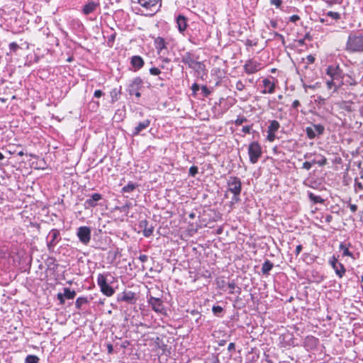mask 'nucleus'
I'll return each instance as SVG.
<instances>
[{"mask_svg":"<svg viewBox=\"0 0 363 363\" xmlns=\"http://www.w3.org/2000/svg\"><path fill=\"white\" fill-rule=\"evenodd\" d=\"M47 245L50 251L53 250L54 247L61 240L60 231L57 229H52L48 235Z\"/></svg>","mask_w":363,"mask_h":363,"instance_id":"9","label":"nucleus"},{"mask_svg":"<svg viewBox=\"0 0 363 363\" xmlns=\"http://www.w3.org/2000/svg\"><path fill=\"white\" fill-rule=\"evenodd\" d=\"M276 139V133H270V132H267V140L269 141V142H274Z\"/></svg>","mask_w":363,"mask_h":363,"instance_id":"38","label":"nucleus"},{"mask_svg":"<svg viewBox=\"0 0 363 363\" xmlns=\"http://www.w3.org/2000/svg\"><path fill=\"white\" fill-rule=\"evenodd\" d=\"M150 123L151 121L150 119H145L143 121L139 122L133 130L132 135L136 136L140 135L143 130H145L150 125Z\"/></svg>","mask_w":363,"mask_h":363,"instance_id":"16","label":"nucleus"},{"mask_svg":"<svg viewBox=\"0 0 363 363\" xmlns=\"http://www.w3.org/2000/svg\"><path fill=\"white\" fill-rule=\"evenodd\" d=\"M245 84L242 83V81L239 80L236 82V84H235V88L238 91H242L244 89H245Z\"/></svg>","mask_w":363,"mask_h":363,"instance_id":"40","label":"nucleus"},{"mask_svg":"<svg viewBox=\"0 0 363 363\" xmlns=\"http://www.w3.org/2000/svg\"><path fill=\"white\" fill-rule=\"evenodd\" d=\"M308 197L314 203H323L324 202V200L320 196L315 195L311 192L308 194Z\"/></svg>","mask_w":363,"mask_h":363,"instance_id":"28","label":"nucleus"},{"mask_svg":"<svg viewBox=\"0 0 363 363\" xmlns=\"http://www.w3.org/2000/svg\"><path fill=\"white\" fill-rule=\"evenodd\" d=\"M301 250H302V245H297L296 247V251H295L296 255H298L300 254V252H301Z\"/></svg>","mask_w":363,"mask_h":363,"instance_id":"56","label":"nucleus"},{"mask_svg":"<svg viewBox=\"0 0 363 363\" xmlns=\"http://www.w3.org/2000/svg\"><path fill=\"white\" fill-rule=\"evenodd\" d=\"M228 287L230 289V293L233 294L234 293L233 290L235 289L236 284L234 281H231L228 284Z\"/></svg>","mask_w":363,"mask_h":363,"instance_id":"46","label":"nucleus"},{"mask_svg":"<svg viewBox=\"0 0 363 363\" xmlns=\"http://www.w3.org/2000/svg\"><path fill=\"white\" fill-rule=\"evenodd\" d=\"M307 60H308V61L309 62L313 63V62H314V60H315V58H314V57H313L312 55H308V56L307 57Z\"/></svg>","mask_w":363,"mask_h":363,"instance_id":"63","label":"nucleus"},{"mask_svg":"<svg viewBox=\"0 0 363 363\" xmlns=\"http://www.w3.org/2000/svg\"><path fill=\"white\" fill-rule=\"evenodd\" d=\"M300 106V102L298 100L294 101L292 104L293 108H297Z\"/></svg>","mask_w":363,"mask_h":363,"instance_id":"57","label":"nucleus"},{"mask_svg":"<svg viewBox=\"0 0 363 363\" xmlns=\"http://www.w3.org/2000/svg\"><path fill=\"white\" fill-rule=\"evenodd\" d=\"M161 0H138V4L146 9L154 11L156 9L157 4L160 3L161 6Z\"/></svg>","mask_w":363,"mask_h":363,"instance_id":"19","label":"nucleus"},{"mask_svg":"<svg viewBox=\"0 0 363 363\" xmlns=\"http://www.w3.org/2000/svg\"><path fill=\"white\" fill-rule=\"evenodd\" d=\"M135 187H136V185L135 184L129 183L123 187L122 191L123 192H131L135 189Z\"/></svg>","mask_w":363,"mask_h":363,"instance_id":"32","label":"nucleus"},{"mask_svg":"<svg viewBox=\"0 0 363 363\" xmlns=\"http://www.w3.org/2000/svg\"><path fill=\"white\" fill-rule=\"evenodd\" d=\"M330 264L333 269L335 270V274L342 278L345 274V268L343 264L340 262L335 257H333L330 260Z\"/></svg>","mask_w":363,"mask_h":363,"instance_id":"14","label":"nucleus"},{"mask_svg":"<svg viewBox=\"0 0 363 363\" xmlns=\"http://www.w3.org/2000/svg\"><path fill=\"white\" fill-rule=\"evenodd\" d=\"M103 199L102 195L99 193H94L91 194L84 203V207L85 209H89L91 208L96 207L98 205V202Z\"/></svg>","mask_w":363,"mask_h":363,"instance_id":"13","label":"nucleus"},{"mask_svg":"<svg viewBox=\"0 0 363 363\" xmlns=\"http://www.w3.org/2000/svg\"><path fill=\"white\" fill-rule=\"evenodd\" d=\"M135 299V294L132 291H124L118 294L117 300L118 301H124L129 303H133Z\"/></svg>","mask_w":363,"mask_h":363,"instance_id":"21","label":"nucleus"},{"mask_svg":"<svg viewBox=\"0 0 363 363\" xmlns=\"http://www.w3.org/2000/svg\"><path fill=\"white\" fill-rule=\"evenodd\" d=\"M177 28L180 33H183L187 27V20L183 15H179L176 18Z\"/></svg>","mask_w":363,"mask_h":363,"instance_id":"23","label":"nucleus"},{"mask_svg":"<svg viewBox=\"0 0 363 363\" xmlns=\"http://www.w3.org/2000/svg\"><path fill=\"white\" fill-rule=\"evenodd\" d=\"M312 167V163L306 161L305 162L303 163V165H302V168L303 169H305L306 170H309L311 169Z\"/></svg>","mask_w":363,"mask_h":363,"instance_id":"45","label":"nucleus"},{"mask_svg":"<svg viewBox=\"0 0 363 363\" xmlns=\"http://www.w3.org/2000/svg\"><path fill=\"white\" fill-rule=\"evenodd\" d=\"M88 299L86 297H79L75 302L76 308L80 309L82 305L87 303Z\"/></svg>","mask_w":363,"mask_h":363,"instance_id":"30","label":"nucleus"},{"mask_svg":"<svg viewBox=\"0 0 363 363\" xmlns=\"http://www.w3.org/2000/svg\"><path fill=\"white\" fill-rule=\"evenodd\" d=\"M182 62L186 65H187L190 68L196 69V67H200L201 65V62H197L193 54L191 52H186L182 57Z\"/></svg>","mask_w":363,"mask_h":363,"instance_id":"12","label":"nucleus"},{"mask_svg":"<svg viewBox=\"0 0 363 363\" xmlns=\"http://www.w3.org/2000/svg\"><path fill=\"white\" fill-rule=\"evenodd\" d=\"M64 298H65V296L62 294L59 293L57 294V298L60 301L61 303H64V302H65Z\"/></svg>","mask_w":363,"mask_h":363,"instance_id":"54","label":"nucleus"},{"mask_svg":"<svg viewBox=\"0 0 363 363\" xmlns=\"http://www.w3.org/2000/svg\"><path fill=\"white\" fill-rule=\"evenodd\" d=\"M262 85L264 89L262 90V93L264 94H273L275 91V83L272 82L270 79L265 78L262 80Z\"/></svg>","mask_w":363,"mask_h":363,"instance_id":"17","label":"nucleus"},{"mask_svg":"<svg viewBox=\"0 0 363 363\" xmlns=\"http://www.w3.org/2000/svg\"><path fill=\"white\" fill-rule=\"evenodd\" d=\"M313 155H314V154L311 153V152H307V153L304 154L303 158L304 159H310Z\"/></svg>","mask_w":363,"mask_h":363,"instance_id":"60","label":"nucleus"},{"mask_svg":"<svg viewBox=\"0 0 363 363\" xmlns=\"http://www.w3.org/2000/svg\"><path fill=\"white\" fill-rule=\"evenodd\" d=\"M270 4L274 5L277 8H280L282 4L281 0H270Z\"/></svg>","mask_w":363,"mask_h":363,"instance_id":"43","label":"nucleus"},{"mask_svg":"<svg viewBox=\"0 0 363 363\" xmlns=\"http://www.w3.org/2000/svg\"><path fill=\"white\" fill-rule=\"evenodd\" d=\"M309 162L312 163V166L315 164H317V160L314 159L310 161Z\"/></svg>","mask_w":363,"mask_h":363,"instance_id":"64","label":"nucleus"},{"mask_svg":"<svg viewBox=\"0 0 363 363\" xmlns=\"http://www.w3.org/2000/svg\"><path fill=\"white\" fill-rule=\"evenodd\" d=\"M100 6L99 2H96L94 1H89L82 9V13L84 15H89L95 12Z\"/></svg>","mask_w":363,"mask_h":363,"instance_id":"15","label":"nucleus"},{"mask_svg":"<svg viewBox=\"0 0 363 363\" xmlns=\"http://www.w3.org/2000/svg\"><path fill=\"white\" fill-rule=\"evenodd\" d=\"M326 74L330 77L326 81L328 89L337 91L343 85L345 74L338 65H330L326 68Z\"/></svg>","mask_w":363,"mask_h":363,"instance_id":"1","label":"nucleus"},{"mask_svg":"<svg viewBox=\"0 0 363 363\" xmlns=\"http://www.w3.org/2000/svg\"><path fill=\"white\" fill-rule=\"evenodd\" d=\"M357 84V82L355 79V78L352 77V74H348L347 75H345V77L343 78V84L354 86Z\"/></svg>","mask_w":363,"mask_h":363,"instance_id":"25","label":"nucleus"},{"mask_svg":"<svg viewBox=\"0 0 363 363\" xmlns=\"http://www.w3.org/2000/svg\"><path fill=\"white\" fill-rule=\"evenodd\" d=\"M269 123L267 132L276 133L280 128V123L276 120L269 121Z\"/></svg>","mask_w":363,"mask_h":363,"instance_id":"24","label":"nucleus"},{"mask_svg":"<svg viewBox=\"0 0 363 363\" xmlns=\"http://www.w3.org/2000/svg\"><path fill=\"white\" fill-rule=\"evenodd\" d=\"M274 36H276V37L279 38V39L284 40V36L281 34H280L279 33H277V32H274Z\"/></svg>","mask_w":363,"mask_h":363,"instance_id":"61","label":"nucleus"},{"mask_svg":"<svg viewBox=\"0 0 363 363\" xmlns=\"http://www.w3.org/2000/svg\"><path fill=\"white\" fill-rule=\"evenodd\" d=\"M138 259L142 262H145L147 261L148 259V257L146 255H140L138 257Z\"/></svg>","mask_w":363,"mask_h":363,"instance_id":"50","label":"nucleus"},{"mask_svg":"<svg viewBox=\"0 0 363 363\" xmlns=\"http://www.w3.org/2000/svg\"><path fill=\"white\" fill-rule=\"evenodd\" d=\"M97 284L100 287V290L102 292L103 294H104L106 296H111L114 294L115 290L112 286H111L106 281V277L102 274H99L97 277Z\"/></svg>","mask_w":363,"mask_h":363,"instance_id":"5","label":"nucleus"},{"mask_svg":"<svg viewBox=\"0 0 363 363\" xmlns=\"http://www.w3.org/2000/svg\"><path fill=\"white\" fill-rule=\"evenodd\" d=\"M333 220V216L330 214L328 215H326V216L325 217V221L328 223H330Z\"/></svg>","mask_w":363,"mask_h":363,"instance_id":"55","label":"nucleus"},{"mask_svg":"<svg viewBox=\"0 0 363 363\" xmlns=\"http://www.w3.org/2000/svg\"><path fill=\"white\" fill-rule=\"evenodd\" d=\"M240 194H233L230 201L231 205H233L240 201Z\"/></svg>","mask_w":363,"mask_h":363,"instance_id":"39","label":"nucleus"},{"mask_svg":"<svg viewBox=\"0 0 363 363\" xmlns=\"http://www.w3.org/2000/svg\"><path fill=\"white\" fill-rule=\"evenodd\" d=\"M267 28L272 27V28H277L278 27V22L275 19H270L269 24H267Z\"/></svg>","mask_w":363,"mask_h":363,"instance_id":"36","label":"nucleus"},{"mask_svg":"<svg viewBox=\"0 0 363 363\" xmlns=\"http://www.w3.org/2000/svg\"><path fill=\"white\" fill-rule=\"evenodd\" d=\"M148 303L151 306L152 310L156 313H164L165 308L164 307L162 301L159 298L150 296L148 298Z\"/></svg>","mask_w":363,"mask_h":363,"instance_id":"11","label":"nucleus"},{"mask_svg":"<svg viewBox=\"0 0 363 363\" xmlns=\"http://www.w3.org/2000/svg\"><path fill=\"white\" fill-rule=\"evenodd\" d=\"M77 236L82 243L88 245L91 240V229L87 226H81L77 229Z\"/></svg>","mask_w":363,"mask_h":363,"instance_id":"7","label":"nucleus"},{"mask_svg":"<svg viewBox=\"0 0 363 363\" xmlns=\"http://www.w3.org/2000/svg\"><path fill=\"white\" fill-rule=\"evenodd\" d=\"M327 16L331 17L333 19L337 20L340 18V14L335 11H328Z\"/></svg>","mask_w":363,"mask_h":363,"instance_id":"35","label":"nucleus"},{"mask_svg":"<svg viewBox=\"0 0 363 363\" xmlns=\"http://www.w3.org/2000/svg\"><path fill=\"white\" fill-rule=\"evenodd\" d=\"M273 267V264L269 261L266 260L262 267V272L263 274H269V272L272 270Z\"/></svg>","mask_w":363,"mask_h":363,"instance_id":"26","label":"nucleus"},{"mask_svg":"<svg viewBox=\"0 0 363 363\" xmlns=\"http://www.w3.org/2000/svg\"><path fill=\"white\" fill-rule=\"evenodd\" d=\"M300 19V17L298 15H293L290 17L289 21L291 22L295 23Z\"/></svg>","mask_w":363,"mask_h":363,"instance_id":"49","label":"nucleus"},{"mask_svg":"<svg viewBox=\"0 0 363 363\" xmlns=\"http://www.w3.org/2000/svg\"><path fill=\"white\" fill-rule=\"evenodd\" d=\"M138 226L140 229H143V235L146 238L150 237L153 233L154 228L149 225L147 220H140Z\"/></svg>","mask_w":363,"mask_h":363,"instance_id":"20","label":"nucleus"},{"mask_svg":"<svg viewBox=\"0 0 363 363\" xmlns=\"http://www.w3.org/2000/svg\"><path fill=\"white\" fill-rule=\"evenodd\" d=\"M130 63L134 67L135 71L141 69L145 64L143 59L139 55L133 56L130 59Z\"/></svg>","mask_w":363,"mask_h":363,"instance_id":"22","label":"nucleus"},{"mask_svg":"<svg viewBox=\"0 0 363 363\" xmlns=\"http://www.w3.org/2000/svg\"><path fill=\"white\" fill-rule=\"evenodd\" d=\"M262 147L258 142L254 141L249 145L248 155L250 162L252 164L257 163L260 157L262 156Z\"/></svg>","mask_w":363,"mask_h":363,"instance_id":"3","label":"nucleus"},{"mask_svg":"<svg viewBox=\"0 0 363 363\" xmlns=\"http://www.w3.org/2000/svg\"><path fill=\"white\" fill-rule=\"evenodd\" d=\"M326 1L330 4H337L340 3L342 0H326Z\"/></svg>","mask_w":363,"mask_h":363,"instance_id":"62","label":"nucleus"},{"mask_svg":"<svg viewBox=\"0 0 363 363\" xmlns=\"http://www.w3.org/2000/svg\"><path fill=\"white\" fill-rule=\"evenodd\" d=\"M349 207H350V210H351V211H352V213L356 212V211H357V205H355V204H352V203H350V204L349 205Z\"/></svg>","mask_w":363,"mask_h":363,"instance_id":"53","label":"nucleus"},{"mask_svg":"<svg viewBox=\"0 0 363 363\" xmlns=\"http://www.w3.org/2000/svg\"><path fill=\"white\" fill-rule=\"evenodd\" d=\"M154 44L159 55L164 53L167 50V42L162 37H157L154 40Z\"/></svg>","mask_w":363,"mask_h":363,"instance_id":"18","label":"nucleus"},{"mask_svg":"<svg viewBox=\"0 0 363 363\" xmlns=\"http://www.w3.org/2000/svg\"><path fill=\"white\" fill-rule=\"evenodd\" d=\"M235 348V343L233 342H230L229 345H228V350L229 351H232V350H234Z\"/></svg>","mask_w":363,"mask_h":363,"instance_id":"58","label":"nucleus"},{"mask_svg":"<svg viewBox=\"0 0 363 363\" xmlns=\"http://www.w3.org/2000/svg\"><path fill=\"white\" fill-rule=\"evenodd\" d=\"M247 121L246 118L245 117H241V118H238L235 121V124L236 125H242L243 123H245V121Z\"/></svg>","mask_w":363,"mask_h":363,"instance_id":"42","label":"nucleus"},{"mask_svg":"<svg viewBox=\"0 0 363 363\" xmlns=\"http://www.w3.org/2000/svg\"><path fill=\"white\" fill-rule=\"evenodd\" d=\"M63 295L67 299H73L76 296V292L74 290H70L69 288H64Z\"/></svg>","mask_w":363,"mask_h":363,"instance_id":"27","label":"nucleus"},{"mask_svg":"<svg viewBox=\"0 0 363 363\" xmlns=\"http://www.w3.org/2000/svg\"><path fill=\"white\" fill-rule=\"evenodd\" d=\"M189 175H191V177H195L196 174L198 173V167L196 166H191L189 168Z\"/></svg>","mask_w":363,"mask_h":363,"instance_id":"37","label":"nucleus"},{"mask_svg":"<svg viewBox=\"0 0 363 363\" xmlns=\"http://www.w3.org/2000/svg\"><path fill=\"white\" fill-rule=\"evenodd\" d=\"M39 358L33 354H29L26 357L25 363H39Z\"/></svg>","mask_w":363,"mask_h":363,"instance_id":"31","label":"nucleus"},{"mask_svg":"<svg viewBox=\"0 0 363 363\" xmlns=\"http://www.w3.org/2000/svg\"><path fill=\"white\" fill-rule=\"evenodd\" d=\"M340 250L342 252L344 257H352V253L349 250L348 247L344 243L340 244Z\"/></svg>","mask_w":363,"mask_h":363,"instance_id":"29","label":"nucleus"},{"mask_svg":"<svg viewBox=\"0 0 363 363\" xmlns=\"http://www.w3.org/2000/svg\"><path fill=\"white\" fill-rule=\"evenodd\" d=\"M347 50L351 52L363 51V36L350 35L347 42Z\"/></svg>","mask_w":363,"mask_h":363,"instance_id":"2","label":"nucleus"},{"mask_svg":"<svg viewBox=\"0 0 363 363\" xmlns=\"http://www.w3.org/2000/svg\"><path fill=\"white\" fill-rule=\"evenodd\" d=\"M228 191L233 194H240L242 182L238 177H230L227 181Z\"/></svg>","mask_w":363,"mask_h":363,"instance_id":"6","label":"nucleus"},{"mask_svg":"<svg viewBox=\"0 0 363 363\" xmlns=\"http://www.w3.org/2000/svg\"><path fill=\"white\" fill-rule=\"evenodd\" d=\"M318 157H320V159L317 160V164L322 167L327 164V159L323 155H318Z\"/></svg>","mask_w":363,"mask_h":363,"instance_id":"34","label":"nucleus"},{"mask_svg":"<svg viewBox=\"0 0 363 363\" xmlns=\"http://www.w3.org/2000/svg\"><path fill=\"white\" fill-rule=\"evenodd\" d=\"M262 68V65L254 60H248L243 66L245 72L248 74H255Z\"/></svg>","mask_w":363,"mask_h":363,"instance_id":"8","label":"nucleus"},{"mask_svg":"<svg viewBox=\"0 0 363 363\" xmlns=\"http://www.w3.org/2000/svg\"><path fill=\"white\" fill-rule=\"evenodd\" d=\"M201 91L204 96H208L211 94V91L206 86L201 87Z\"/></svg>","mask_w":363,"mask_h":363,"instance_id":"44","label":"nucleus"},{"mask_svg":"<svg viewBox=\"0 0 363 363\" xmlns=\"http://www.w3.org/2000/svg\"><path fill=\"white\" fill-rule=\"evenodd\" d=\"M325 128L321 124H314L312 127H306V133L309 139H314L317 135L323 134Z\"/></svg>","mask_w":363,"mask_h":363,"instance_id":"10","label":"nucleus"},{"mask_svg":"<svg viewBox=\"0 0 363 363\" xmlns=\"http://www.w3.org/2000/svg\"><path fill=\"white\" fill-rule=\"evenodd\" d=\"M223 309L220 306H213L212 308V311L215 315L219 316L220 314L223 312Z\"/></svg>","mask_w":363,"mask_h":363,"instance_id":"33","label":"nucleus"},{"mask_svg":"<svg viewBox=\"0 0 363 363\" xmlns=\"http://www.w3.org/2000/svg\"><path fill=\"white\" fill-rule=\"evenodd\" d=\"M143 82L140 77L133 79L127 88V91L130 95H135L137 98L141 96L140 90L143 88Z\"/></svg>","mask_w":363,"mask_h":363,"instance_id":"4","label":"nucleus"},{"mask_svg":"<svg viewBox=\"0 0 363 363\" xmlns=\"http://www.w3.org/2000/svg\"><path fill=\"white\" fill-rule=\"evenodd\" d=\"M9 48H10V50H12V51H16L17 49H18V48H19V46H18V45L17 43H10V45H9Z\"/></svg>","mask_w":363,"mask_h":363,"instance_id":"47","label":"nucleus"},{"mask_svg":"<svg viewBox=\"0 0 363 363\" xmlns=\"http://www.w3.org/2000/svg\"><path fill=\"white\" fill-rule=\"evenodd\" d=\"M103 95V92L101 90H96L94 93V96L96 98H100Z\"/></svg>","mask_w":363,"mask_h":363,"instance_id":"52","label":"nucleus"},{"mask_svg":"<svg viewBox=\"0 0 363 363\" xmlns=\"http://www.w3.org/2000/svg\"><path fill=\"white\" fill-rule=\"evenodd\" d=\"M199 89H200V87H199V84L194 83L192 85L191 89L194 94H196V92L199 90Z\"/></svg>","mask_w":363,"mask_h":363,"instance_id":"48","label":"nucleus"},{"mask_svg":"<svg viewBox=\"0 0 363 363\" xmlns=\"http://www.w3.org/2000/svg\"><path fill=\"white\" fill-rule=\"evenodd\" d=\"M150 73L152 75H159L161 73V71L157 67H152L150 69Z\"/></svg>","mask_w":363,"mask_h":363,"instance_id":"41","label":"nucleus"},{"mask_svg":"<svg viewBox=\"0 0 363 363\" xmlns=\"http://www.w3.org/2000/svg\"><path fill=\"white\" fill-rule=\"evenodd\" d=\"M250 130H251V126H250V125L243 126L242 129V131L245 133H250Z\"/></svg>","mask_w":363,"mask_h":363,"instance_id":"51","label":"nucleus"},{"mask_svg":"<svg viewBox=\"0 0 363 363\" xmlns=\"http://www.w3.org/2000/svg\"><path fill=\"white\" fill-rule=\"evenodd\" d=\"M107 350H108V352L109 354H111L113 351V347L111 344H108L107 345Z\"/></svg>","mask_w":363,"mask_h":363,"instance_id":"59","label":"nucleus"}]
</instances>
